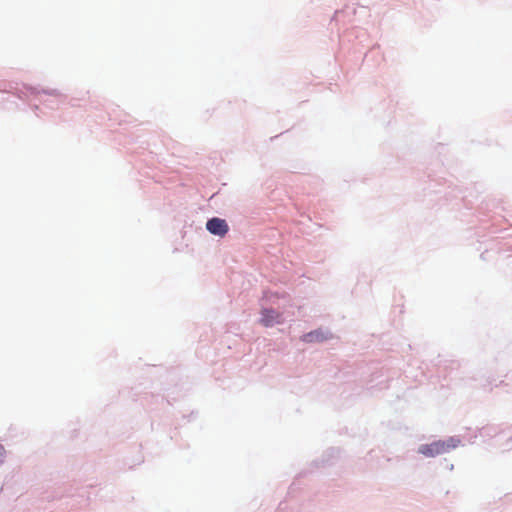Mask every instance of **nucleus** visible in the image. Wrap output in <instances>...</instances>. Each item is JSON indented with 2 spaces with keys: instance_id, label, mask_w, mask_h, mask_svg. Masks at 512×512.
<instances>
[{
  "instance_id": "nucleus-5",
  "label": "nucleus",
  "mask_w": 512,
  "mask_h": 512,
  "mask_svg": "<svg viewBox=\"0 0 512 512\" xmlns=\"http://www.w3.org/2000/svg\"><path fill=\"white\" fill-rule=\"evenodd\" d=\"M332 338V333L328 329L318 328L307 332L301 336V341L305 343H321Z\"/></svg>"
},
{
  "instance_id": "nucleus-1",
  "label": "nucleus",
  "mask_w": 512,
  "mask_h": 512,
  "mask_svg": "<svg viewBox=\"0 0 512 512\" xmlns=\"http://www.w3.org/2000/svg\"><path fill=\"white\" fill-rule=\"evenodd\" d=\"M460 443L461 439L459 437L450 436L444 440L439 439L431 443L421 444L418 446L417 452L424 457L434 458L457 448Z\"/></svg>"
},
{
  "instance_id": "nucleus-9",
  "label": "nucleus",
  "mask_w": 512,
  "mask_h": 512,
  "mask_svg": "<svg viewBox=\"0 0 512 512\" xmlns=\"http://www.w3.org/2000/svg\"><path fill=\"white\" fill-rule=\"evenodd\" d=\"M286 296L285 293L283 294H279L278 292H266L264 294V297L267 299V301L271 304V305H276L277 304V299L279 298H284Z\"/></svg>"
},
{
  "instance_id": "nucleus-8",
  "label": "nucleus",
  "mask_w": 512,
  "mask_h": 512,
  "mask_svg": "<svg viewBox=\"0 0 512 512\" xmlns=\"http://www.w3.org/2000/svg\"><path fill=\"white\" fill-rule=\"evenodd\" d=\"M479 434L482 437H494L496 435L500 436V432H498L497 427L492 425L482 427L479 430Z\"/></svg>"
},
{
  "instance_id": "nucleus-11",
  "label": "nucleus",
  "mask_w": 512,
  "mask_h": 512,
  "mask_svg": "<svg viewBox=\"0 0 512 512\" xmlns=\"http://www.w3.org/2000/svg\"><path fill=\"white\" fill-rule=\"evenodd\" d=\"M6 459V449L5 447L0 443V467L4 464Z\"/></svg>"
},
{
  "instance_id": "nucleus-6",
  "label": "nucleus",
  "mask_w": 512,
  "mask_h": 512,
  "mask_svg": "<svg viewBox=\"0 0 512 512\" xmlns=\"http://www.w3.org/2000/svg\"><path fill=\"white\" fill-rule=\"evenodd\" d=\"M339 457V450L337 448H329L327 449L321 459L313 461V465L317 468L331 466L334 464L335 460Z\"/></svg>"
},
{
  "instance_id": "nucleus-13",
  "label": "nucleus",
  "mask_w": 512,
  "mask_h": 512,
  "mask_svg": "<svg viewBox=\"0 0 512 512\" xmlns=\"http://www.w3.org/2000/svg\"><path fill=\"white\" fill-rule=\"evenodd\" d=\"M453 468H454V465H453V464H451V465L449 466V469H450V470H453Z\"/></svg>"
},
{
  "instance_id": "nucleus-3",
  "label": "nucleus",
  "mask_w": 512,
  "mask_h": 512,
  "mask_svg": "<svg viewBox=\"0 0 512 512\" xmlns=\"http://www.w3.org/2000/svg\"><path fill=\"white\" fill-rule=\"evenodd\" d=\"M0 91L12 93L19 99H24L28 95H38L40 91L36 87L23 85L22 87L13 86L11 83L0 82Z\"/></svg>"
},
{
  "instance_id": "nucleus-7",
  "label": "nucleus",
  "mask_w": 512,
  "mask_h": 512,
  "mask_svg": "<svg viewBox=\"0 0 512 512\" xmlns=\"http://www.w3.org/2000/svg\"><path fill=\"white\" fill-rule=\"evenodd\" d=\"M500 437L503 439L501 445L507 449H512V427L500 431Z\"/></svg>"
},
{
  "instance_id": "nucleus-4",
  "label": "nucleus",
  "mask_w": 512,
  "mask_h": 512,
  "mask_svg": "<svg viewBox=\"0 0 512 512\" xmlns=\"http://www.w3.org/2000/svg\"><path fill=\"white\" fill-rule=\"evenodd\" d=\"M205 227L210 234L218 237H224L229 231V225L227 221L219 217L209 218Z\"/></svg>"
},
{
  "instance_id": "nucleus-2",
  "label": "nucleus",
  "mask_w": 512,
  "mask_h": 512,
  "mask_svg": "<svg viewBox=\"0 0 512 512\" xmlns=\"http://www.w3.org/2000/svg\"><path fill=\"white\" fill-rule=\"evenodd\" d=\"M259 323L266 328H271L275 325L283 324L284 317L282 313L272 307H262L260 310Z\"/></svg>"
},
{
  "instance_id": "nucleus-10",
  "label": "nucleus",
  "mask_w": 512,
  "mask_h": 512,
  "mask_svg": "<svg viewBox=\"0 0 512 512\" xmlns=\"http://www.w3.org/2000/svg\"><path fill=\"white\" fill-rule=\"evenodd\" d=\"M41 93L54 97H60L62 95L61 92L57 89H43Z\"/></svg>"
},
{
  "instance_id": "nucleus-12",
  "label": "nucleus",
  "mask_w": 512,
  "mask_h": 512,
  "mask_svg": "<svg viewBox=\"0 0 512 512\" xmlns=\"http://www.w3.org/2000/svg\"><path fill=\"white\" fill-rule=\"evenodd\" d=\"M286 509V506H283V503L279 505L278 512H283Z\"/></svg>"
}]
</instances>
